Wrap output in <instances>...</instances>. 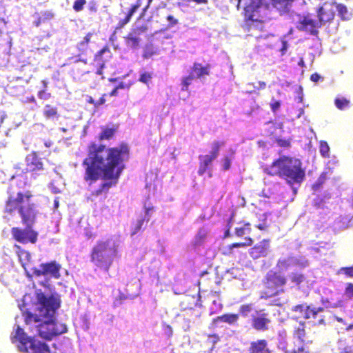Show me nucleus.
<instances>
[{"label": "nucleus", "instance_id": "nucleus-1", "mask_svg": "<svg viewBox=\"0 0 353 353\" xmlns=\"http://www.w3.org/2000/svg\"><path fill=\"white\" fill-rule=\"evenodd\" d=\"M130 152L129 145L124 142L110 148L95 142L89 144L87 156L81 163L83 180L89 188L101 180L99 188L91 191L92 196L98 197L107 194L117 185L125 169V163L130 159Z\"/></svg>", "mask_w": 353, "mask_h": 353}, {"label": "nucleus", "instance_id": "nucleus-2", "mask_svg": "<svg viewBox=\"0 0 353 353\" xmlns=\"http://www.w3.org/2000/svg\"><path fill=\"white\" fill-rule=\"evenodd\" d=\"M37 310L39 316L32 315L36 334L45 340H52L54 337L68 332L66 325L58 323L57 312L61 307V299L54 291L50 295L46 294L41 290L36 291Z\"/></svg>", "mask_w": 353, "mask_h": 353}, {"label": "nucleus", "instance_id": "nucleus-3", "mask_svg": "<svg viewBox=\"0 0 353 353\" xmlns=\"http://www.w3.org/2000/svg\"><path fill=\"white\" fill-rule=\"evenodd\" d=\"M299 159L282 157L274 160L272 165L264 168V172L271 176L279 175L289 184L294 194L305 177V170L301 167Z\"/></svg>", "mask_w": 353, "mask_h": 353}, {"label": "nucleus", "instance_id": "nucleus-4", "mask_svg": "<svg viewBox=\"0 0 353 353\" xmlns=\"http://www.w3.org/2000/svg\"><path fill=\"white\" fill-rule=\"evenodd\" d=\"M119 244L113 238L97 241L90 252V261L101 270L108 274L117 254Z\"/></svg>", "mask_w": 353, "mask_h": 353}, {"label": "nucleus", "instance_id": "nucleus-5", "mask_svg": "<svg viewBox=\"0 0 353 353\" xmlns=\"http://www.w3.org/2000/svg\"><path fill=\"white\" fill-rule=\"evenodd\" d=\"M32 195L29 191L19 192L15 199L9 197L6 201V212L11 214L16 208L26 226H32L35 223L37 211L34 204H30Z\"/></svg>", "mask_w": 353, "mask_h": 353}, {"label": "nucleus", "instance_id": "nucleus-6", "mask_svg": "<svg viewBox=\"0 0 353 353\" xmlns=\"http://www.w3.org/2000/svg\"><path fill=\"white\" fill-rule=\"evenodd\" d=\"M61 265L55 260L40 263L37 267L32 266L31 270L37 278H43L39 281V285L46 289L52 291L54 288L51 285L52 279H59Z\"/></svg>", "mask_w": 353, "mask_h": 353}, {"label": "nucleus", "instance_id": "nucleus-7", "mask_svg": "<svg viewBox=\"0 0 353 353\" xmlns=\"http://www.w3.org/2000/svg\"><path fill=\"white\" fill-rule=\"evenodd\" d=\"M10 339L13 343L19 342L27 350L28 353H45V351L48 350L46 342L36 339L34 336H28L19 325H14Z\"/></svg>", "mask_w": 353, "mask_h": 353}, {"label": "nucleus", "instance_id": "nucleus-8", "mask_svg": "<svg viewBox=\"0 0 353 353\" xmlns=\"http://www.w3.org/2000/svg\"><path fill=\"white\" fill-rule=\"evenodd\" d=\"M225 141L214 140L210 143V150L207 154H200L199 159V169L197 173L203 176L208 173L209 177L212 176L213 163L220 154L221 148L225 145Z\"/></svg>", "mask_w": 353, "mask_h": 353}, {"label": "nucleus", "instance_id": "nucleus-9", "mask_svg": "<svg viewBox=\"0 0 353 353\" xmlns=\"http://www.w3.org/2000/svg\"><path fill=\"white\" fill-rule=\"evenodd\" d=\"M265 279L266 290L261 293V299L272 298L283 292V286L286 283V279L284 276L270 271L267 273Z\"/></svg>", "mask_w": 353, "mask_h": 353}, {"label": "nucleus", "instance_id": "nucleus-10", "mask_svg": "<svg viewBox=\"0 0 353 353\" xmlns=\"http://www.w3.org/2000/svg\"><path fill=\"white\" fill-rule=\"evenodd\" d=\"M309 265L308 260L303 256H285L281 257L277 262V268L280 272L291 270L303 269Z\"/></svg>", "mask_w": 353, "mask_h": 353}, {"label": "nucleus", "instance_id": "nucleus-11", "mask_svg": "<svg viewBox=\"0 0 353 353\" xmlns=\"http://www.w3.org/2000/svg\"><path fill=\"white\" fill-rule=\"evenodd\" d=\"M243 0H238L236 5L237 9L239 10L240 5ZM244 1V14L245 19L248 21H254L258 19L259 12L263 7L266 8L267 4L265 0H243Z\"/></svg>", "mask_w": 353, "mask_h": 353}, {"label": "nucleus", "instance_id": "nucleus-12", "mask_svg": "<svg viewBox=\"0 0 353 353\" xmlns=\"http://www.w3.org/2000/svg\"><path fill=\"white\" fill-rule=\"evenodd\" d=\"M11 233L14 239L21 243H35L39 235V233L33 230L32 226H26L23 229L14 227Z\"/></svg>", "mask_w": 353, "mask_h": 353}, {"label": "nucleus", "instance_id": "nucleus-13", "mask_svg": "<svg viewBox=\"0 0 353 353\" xmlns=\"http://www.w3.org/2000/svg\"><path fill=\"white\" fill-rule=\"evenodd\" d=\"M271 323L269 314L265 310H255L251 314V326L258 332L269 330Z\"/></svg>", "mask_w": 353, "mask_h": 353}, {"label": "nucleus", "instance_id": "nucleus-14", "mask_svg": "<svg viewBox=\"0 0 353 353\" xmlns=\"http://www.w3.org/2000/svg\"><path fill=\"white\" fill-rule=\"evenodd\" d=\"M26 166L22 173L32 172V175H39L44 170L42 159L36 152L28 154L25 159Z\"/></svg>", "mask_w": 353, "mask_h": 353}, {"label": "nucleus", "instance_id": "nucleus-15", "mask_svg": "<svg viewBox=\"0 0 353 353\" xmlns=\"http://www.w3.org/2000/svg\"><path fill=\"white\" fill-rule=\"evenodd\" d=\"M208 234V230L207 228L204 227L199 228L189 245V250L197 254H201L204 250Z\"/></svg>", "mask_w": 353, "mask_h": 353}, {"label": "nucleus", "instance_id": "nucleus-16", "mask_svg": "<svg viewBox=\"0 0 353 353\" xmlns=\"http://www.w3.org/2000/svg\"><path fill=\"white\" fill-rule=\"evenodd\" d=\"M270 252V243L269 240L263 239L257 243L249 250L250 257L254 259H258L261 257H266Z\"/></svg>", "mask_w": 353, "mask_h": 353}, {"label": "nucleus", "instance_id": "nucleus-17", "mask_svg": "<svg viewBox=\"0 0 353 353\" xmlns=\"http://www.w3.org/2000/svg\"><path fill=\"white\" fill-rule=\"evenodd\" d=\"M335 2H325L318 10V17L320 26L325 24L334 19L335 14Z\"/></svg>", "mask_w": 353, "mask_h": 353}, {"label": "nucleus", "instance_id": "nucleus-18", "mask_svg": "<svg viewBox=\"0 0 353 353\" xmlns=\"http://www.w3.org/2000/svg\"><path fill=\"white\" fill-rule=\"evenodd\" d=\"M119 124L110 123L106 126H101V132L98 136L99 141H109L112 139L119 129Z\"/></svg>", "mask_w": 353, "mask_h": 353}, {"label": "nucleus", "instance_id": "nucleus-19", "mask_svg": "<svg viewBox=\"0 0 353 353\" xmlns=\"http://www.w3.org/2000/svg\"><path fill=\"white\" fill-rule=\"evenodd\" d=\"M319 23H320L312 19L304 17L300 22L298 28L301 30L310 32L312 35H316L319 32L317 30ZM319 26H321L319 25Z\"/></svg>", "mask_w": 353, "mask_h": 353}, {"label": "nucleus", "instance_id": "nucleus-20", "mask_svg": "<svg viewBox=\"0 0 353 353\" xmlns=\"http://www.w3.org/2000/svg\"><path fill=\"white\" fill-rule=\"evenodd\" d=\"M248 353H271L268 347V342L265 339H258L250 343Z\"/></svg>", "mask_w": 353, "mask_h": 353}, {"label": "nucleus", "instance_id": "nucleus-21", "mask_svg": "<svg viewBox=\"0 0 353 353\" xmlns=\"http://www.w3.org/2000/svg\"><path fill=\"white\" fill-rule=\"evenodd\" d=\"M210 69L209 65H203L201 63L195 62L191 68L190 73L193 74L194 79H201L210 74Z\"/></svg>", "mask_w": 353, "mask_h": 353}, {"label": "nucleus", "instance_id": "nucleus-22", "mask_svg": "<svg viewBox=\"0 0 353 353\" xmlns=\"http://www.w3.org/2000/svg\"><path fill=\"white\" fill-rule=\"evenodd\" d=\"M239 319V314L227 313L221 316H216L213 319V324L216 327H222V323H227L232 325L236 323Z\"/></svg>", "mask_w": 353, "mask_h": 353}, {"label": "nucleus", "instance_id": "nucleus-23", "mask_svg": "<svg viewBox=\"0 0 353 353\" xmlns=\"http://www.w3.org/2000/svg\"><path fill=\"white\" fill-rule=\"evenodd\" d=\"M235 157V150L232 148H230L228 151L220 159L219 163L221 170L222 171H228L231 167L233 160Z\"/></svg>", "mask_w": 353, "mask_h": 353}, {"label": "nucleus", "instance_id": "nucleus-24", "mask_svg": "<svg viewBox=\"0 0 353 353\" xmlns=\"http://www.w3.org/2000/svg\"><path fill=\"white\" fill-rule=\"evenodd\" d=\"M294 1V0H272V4L281 14H283L290 12Z\"/></svg>", "mask_w": 353, "mask_h": 353}, {"label": "nucleus", "instance_id": "nucleus-25", "mask_svg": "<svg viewBox=\"0 0 353 353\" xmlns=\"http://www.w3.org/2000/svg\"><path fill=\"white\" fill-rule=\"evenodd\" d=\"M53 349H51L48 345V350L45 353H72V347L70 343L65 345L62 343H54Z\"/></svg>", "mask_w": 353, "mask_h": 353}, {"label": "nucleus", "instance_id": "nucleus-26", "mask_svg": "<svg viewBox=\"0 0 353 353\" xmlns=\"http://www.w3.org/2000/svg\"><path fill=\"white\" fill-rule=\"evenodd\" d=\"M15 252L18 255L19 261L21 263L23 268H25V265H28V263L30 262L31 259V254L29 252L22 249L19 245H15Z\"/></svg>", "mask_w": 353, "mask_h": 353}, {"label": "nucleus", "instance_id": "nucleus-27", "mask_svg": "<svg viewBox=\"0 0 353 353\" xmlns=\"http://www.w3.org/2000/svg\"><path fill=\"white\" fill-rule=\"evenodd\" d=\"M141 41V37L132 32H130L125 37L127 46L132 50H137L139 48Z\"/></svg>", "mask_w": 353, "mask_h": 353}, {"label": "nucleus", "instance_id": "nucleus-28", "mask_svg": "<svg viewBox=\"0 0 353 353\" xmlns=\"http://www.w3.org/2000/svg\"><path fill=\"white\" fill-rule=\"evenodd\" d=\"M157 54V48L152 42L146 43L143 47L142 57L148 59Z\"/></svg>", "mask_w": 353, "mask_h": 353}, {"label": "nucleus", "instance_id": "nucleus-29", "mask_svg": "<svg viewBox=\"0 0 353 353\" xmlns=\"http://www.w3.org/2000/svg\"><path fill=\"white\" fill-rule=\"evenodd\" d=\"M328 172H329L327 171L323 172L317 180L314 183L312 186V189L314 192H319L323 188V185L327 179Z\"/></svg>", "mask_w": 353, "mask_h": 353}, {"label": "nucleus", "instance_id": "nucleus-30", "mask_svg": "<svg viewBox=\"0 0 353 353\" xmlns=\"http://www.w3.org/2000/svg\"><path fill=\"white\" fill-rule=\"evenodd\" d=\"M305 323L300 322L299 326L295 328L294 338L296 339L301 343L305 341Z\"/></svg>", "mask_w": 353, "mask_h": 353}, {"label": "nucleus", "instance_id": "nucleus-31", "mask_svg": "<svg viewBox=\"0 0 353 353\" xmlns=\"http://www.w3.org/2000/svg\"><path fill=\"white\" fill-rule=\"evenodd\" d=\"M335 11L338 12L339 16L343 20H349L350 19L351 14L348 12L347 8L345 5L335 3Z\"/></svg>", "mask_w": 353, "mask_h": 353}, {"label": "nucleus", "instance_id": "nucleus-32", "mask_svg": "<svg viewBox=\"0 0 353 353\" xmlns=\"http://www.w3.org/2000/svg\"><path fill=\"white\" fill-rule=\"evenodd\" d=\"M289 277L291 282L299 287L306 280V277L303 274L298 272H292Z\"/></svg>", "mask_w": 353, "mask_h": 353}, {"label": "nucleus", "instance_id": "nucleus-33", "mask_svg": "<svg viewBox=\"0 0 353 353\" xmlns=\"http://www.w3.org/2000/svg\"><path fill=\"white\" fill-rule=\"evenodd\" d=\"M145 218H139L137 221L136 223H134L132 225V232H131V236H134L135 234H137L138 232H139L143 228V225L145 223Z\"/></svg>", "mask_w": 353, "mask_h": 353}, {"label": "nucleus", "instance_id": "nucleus-34", "mask_svg": "<svg viewBox=\"0 0 353 353\" xmlns=\"http://www.w3.org/2000/svg\"><path fill=\"white\" fill-rule=\"evenodd\" d=\"M194 79L193 74H191L190 73L188 76L183 77L181 78V91L188 92L189 86L191 85Z\"/></svg>", "mask_w": 353, "mask_h": 353}, {"label": "nucleus", "instance_id": "nucleus-35", "mask_svg": "<svg viewBox=\"0 0 353 353\" xmlns=\"http://www.w3.org/2000/svg\"><path fill=\"white\" fill-rule=\"evenodd\" d=\"M43 114L47 119H53L58 114L57 110L50 105H46L43 109Z\"/></svg>", "mask_w": 353, "mask_h": 353}, {"label": "nucleus", "instance_id": "nucleus-36", "mask_svg": "<svg viewBox=\"0 0 353 353\" xmlns=\"http://www.w3.org/2000/svg\"><path fill=\"white\" fill-rule=\"evenodd\" d=\"M254 308H253V305L252 304H243L242 305L240 306L239 307V314L243 316V317H248L249 316V314L252 312H254Z\"/></svg>", "mask_w": 353, "mask_h": 353}, {"label": "nucleus", "instance_id": "nucleus-37", "mask_svg": "<svg viewBox=\"0 0 353 353\" xmlns=\"http://www.w3.org/2000/svg\"><path fill=\"white\" fill-rule=\"evenodd\" d=\"M350 101L344 97H336L334 99V105L339 110H344L348 106Z\"/></svg>", "mask_w": 353, "mask_h": 353}, {"label": "nucleus", "instance_id": "nucleus-38", "mask_svg": "<svg viewBox=\"0 0 353 353\" xmlns=\"http://www.w3.org/2000/svg\"><path fill=\"white\" fill-rule=\"evenodd\" d=\"M80 322L81 329L84 331H88L90 328V319L88 315L86 314L81 315L80 317Z\"/></svg>", "mask_w": 353, "mask_h": 353}, {"label": "nucleus", "instance_id": "nucleus-39", "mask_svg": "<svg viewBox=\"0 0 353 353\" xmlns=\"http://www.w3.org/2000/svg\"><path fill=\"white\" fill-rule=\"evenodd\" d=\"M223 309V305L222 303L217 300H214L212 301V305L210 307V314H214V313H219L221 312Z\"/></svg>", "mask_w": 353, "mask_h": 353}, {"label": "nucleus", "instance_id": "nucleus-40", "mask_svg": "<svg viewBox=\"0 0 353 353\" xmlns=\"http://www.w3.org/2000/svg\"><path fill=\"white\" fill-rule=\"evenodd\" d=\"M319 151L322 157H327L329 156L330 147L327 142L321 141Z\"/></svg>", "mask_w": 353, "mask_h": 353}, {"label": "nucleus", "instance_id": "nucleus-41", "mask_svg": "<svg viewBox=\"0 0 353 353\" xmlns=\"http://www.w3.org/2000/svg\"><path fill=\"white\" fill-rule=\"evenodd\" d=\"M303 317L305 319H309L311 317L316 319V310H314V307L312 305H308L305 312L303 314Z\"/></svg>", "mask_w": 353, "mask_h": 353}, {"label": "nucleus", "instance_id": "nucleus-42", "mask_svg": "<svg viewBox=\"0 0 353 353\" xmlns=\"http://www.w3.org/2000/svg\"><path fill=\"white\" fill-rule=\"evenodd\" d=\"M39 15L43 19V23H45L47 21L51 20L54 17V13L52 10L41 11L39 13Z\"/></svg>", "mask_w": 353, "mask_h": 353}, {"label": "nucleus", "instance_id": "nucleus-43", "mask_svg": "<svg viewBox=\"0 0 353 353\" xmlns=\"http://www.w3.org/2000/svg\"><path fill=\"white\" fill-rule=\"evenodd\" d=\"M86 4V0H75L72 8L74 11L80 12L83 10L84 6Z\"/></svg>", "mask_w": 353, "mask_h": 353}, {"label": "nucleus", "instance_id": "nucleus-44", "mask_svg": "<svg viewBox=\"0 0 353 353\" xmlns=\"http://www.w3.org/2000/svg\"><path fill=\"white\" fill-rule=\"evenodd\" d=\"M152 79V75L148 72H141L139 75V81L143 83L148 84V83Z\"/></svg>", "mask_w": 353, "mask_h": 353}, {"label": "nucleus", "instance_id": "nucleus-45", "mask_svg": "<svg viewBox=\"0 0 353 353\" xmlns=\"http://www.w3.org/2000/svg\"><path fill=\"white\" fill-rule=\"evenodd\" d=\"M107 52L110 53V50L109 47L105 46L96 53L94 55V61H98L102 56Z\"/></svg>", "mask_w": 353, "mask_h": 353}, {"label": "nucleus", "instance_id": "nucleus-46", "mask_svg": "<svg viewBox=\"0 0 353 353\" xmlns=\"http://www.w3.org/2000/svg\"><path fill=\"white\" fill-rule=\"evenodd\" d=\"M250 223L245 224L243 227L236 228H235V234L237 236H243L246 234V230H250L249 228Z\"/></svg>", "mask_w": 353, "mask_h": 353}, {"label": "nucleus", "instance_id": "nucleus-47", "mask_svg": "<svg viewBox=\"0 0 353 353\" xmlns=\"http://www.w3.org/2000/svg\"><path fill=\"white\" fill-rule=\"evenodd\" d=\"M148 26L146 24H144V25H141V26H137L134 30L132 33L136 34L137 35H138L140 37V36L141 34L145 33L148 31Z\"/></svg>", "mask_w": 353, "mask_h": 353}, {"label": "nucleus", "instance_id": "nucleus-48", "mask_svg": "<svg viewBox=\"0 0 353 353\" xmlns=\"http://www.w3.org/2000/svg\"><path fill=\"white\" fill-rule=\"evenodd\" d=\"M166 20L168 23L167 28L170 29L179 23V21L173 15L169 14L166 17Z\"/></svg>", "mask_w": 353, "mask_h": 353}, {"label": "nucleus", "instance_id": "nucleus-49", "mask_svg": "<svg viewBox=\"0 0 353 353\" xmlns=\"http://www.w3.org/2000/svg\"><path fill=\"white\" fill-rule=\"evenodd\" d=\"M248 241H249L248 243H234L229 246V250H230V252H232V250L234 248L247 247L248 245H251V243L252 242V240L250 238L248 239Z\"/></svg>", "mask_w": 353, "mask_h": 353}, {"label": "nucleus", "instance_id": "nucleus-50", "mask_svg": "<svg viewBox=\"0 0 353 353\" xmlns=\"http://www.w3.org/2000/svg\"><path fill=\"white\" fill-rule=\"evenodd\" d=\"M83 54L79 53L76 56H74V57H69L68 59V61H72L73 63H77L78 62H83V63L85 64H87L88 62H87V59L85 58H82L81 56Z\"/></svg>", "mask_w": 353, "mask_h": 353}, {"label": "nucleus", "instance_id": "nucleus-51", "mask_svg": "<svg viewBox=\"0 0 353 353\" xmlns=\"http://www.w3.org/2000/svg\"><path fill=\"white\" fill-rule=\"evenodd\" d=\"M339 273L344 274L347 276H353V265L350 267H343L339 270Z\"/></svg>", "mask_w": 353, "mask_h": 353}, {"label": "nucleus", "instance_id": "nucleus-52", "mask_svg": "<svg viewBox=\"0 0 353 353\" xmlns=\"http://www.w3.org/2000/svg\"><path fill=\"white\" fill-rule=\"evenodd\" d=\"M88 46L82 41L79 42L77 45V48L79 52L81 54H86L87 50H88Z\"/></svg>", "mask_w": 353, "mask_h": 353}, {"label": "nucleus", "instance_id": "nucleus-53", "mask_svg": "<svg viewBox=\"0 0 353 353\" xmlns=\"http://www.w3.org/2000/svg\"><path fill=\"white\" fill-rule=\"evenodd\" d=\"M345 293L349 299L353 298V283H349L347 284Z\"/></svg>", "mask_w": 353, "mask_h": 353}, {"label": "nucleus", "instance_id": "nucleus-54", "mask_svg": "<svg viewBox=\"0 0 353 353\" xmlns=\"http://www.w3.org/2000/svg\"><path fill=\"white\" fill-rule=\"evenodd\" d=\"M307 306L308 305H307L306 304L297 305L294 306L292 307V310L294 312H299L303 314L304 312H305Z\"/></svg>", "mask_w": 353, "mask_h": 353}, {"label": "nucleus", "instance_id": "nucleus-55", "mask_svg": "<svg viewBox=\"0 0 353 353\" xmlns=\"http://www.w3.org/2000/svg\"><path fill=\"white\" fill-rule=\"evenodd\" d=\"M274 296H274L272 298L266 299L267 300H269V301L268 302V305H272L281 306L282 305V302L281 301V299L274 298Z\"/></svg>", "mask_w": 353, "mask_h": 353}, {"label": "nucleus", "instance_id": "nucleus-56", "mask_svg": "<svg viewBox=\"0 0 353 353\" xmlns=\"http://www.w3.org/2000/svg\"><path fill=\"white\" fill-rule=\"evenodd\" d=\"M288 48H289L288 42L286 40H282L281 41V48L279 50L281 55L285 54Z\"/></svg>", "mask_w": 353, "mask_h": 353}, {"label": "nucleus", "instance_id": "nucleus-57", "mask_svg": "<svg viewBox=\"0 0 353 353\" xmlns=\"http://www.w3.org/2000/svg\"><path fill=\"white\" fill-rule=\"evenodd\" d=\"M281 105V103L280 101H274L270 103L271 110L275 113L280 109Z\"/></svg>", "mask_w": 353, "mask_h": 353}, {"label": "nucleus", "instance_id": "nucleus-58", "mask_svg": "<svg viewBox=\"0 0 353 353\" xmlns=\"http://www.w3.org/2000/svg\"><path fill=\"white\" fill-rule=\"evenodd\" d=\"M38 97L41 99L48 100L50 97V94L46 92V90L39 91Z\"/></svg>", "mask_w": 353, "mask_h": 353}, {"label": "nucleus", "instance_id": "nucleus-59", "mask_svg": "<svg viewBox=\"0 0 353 353\" xmlns=\"http://www.w3.org/2000/svg\"><path fill=\"white\" fill-rule=\"evenodd\" d=\"M34 17H37V20H35L33 23L36 27H39L41 24L43 23V19L39 15V13L35 12L33 15Z\"/></svg>", "mask_w": 353, "mask_h": 353}, {"label": "nucleus", "instance_id": "nucleus-60", "mask_svg": "<svg viewBox=\"0 0 353 353\" xmlns=\"http://www.w3.org/2000/svg\"><path fill=\"white\" fill-rule=\"evenodd\" d=\"M152 210H153V208H146V207H145L144 215L143 216H141V218H145V221L148 222L150 221V212H151V211H152Z\"/></svg>", "mask_w": 353, "mask_h": 353}, {"label": "nucleus", "instance_id": "nucleus-61", "mask_svg": "<svg viewBox=\"0 0 353 353\" xmlns=\"http://www.w3.org/2000/svg\"><path fill=\"white\" fill-rule=\"evenodd\" d=\"M310 80L312 82L317 83L320 80H323V77H321L319 73L315 72L310 76Z\"/></svg>", "mask_w": 353, "mask_h": 353}, {"label": "nucleus", "instance_id": "nucleus-62", "mask_svg": "<svg viewBox=\"0 0 353 353\" xmlns=\"http://www.w3.org/2000/svg\"><path fill=\"white\" fill-rule=\"evenodd\" d=\"M321 302L325 308H334L336 305H332V303L327 299H322Z\"/></svg>", "mask_w": 353, "mask_h": 353}, {"label": "nucleus", "instance_id": "nucleus-63", "mask_svg": "<svg viewBox=\"0 0 353 353\" xmlns=\"http://www.w3.org/2000/svg\"><path fill=\"white\" fill-rule=\"evenodd\" d=\"M163 332H164V334L168 336V338H170V336H172V328L170 325H167L165 327H164V330H163Z\"/></svg>", "mask_w": 353, "mask_h": 353}, {"label": "nucleus", "instance_id": "nucleus-64", "mask_svg": "<svg viewBox=\"0 0 353 353\" xmlns=\"http://www.w3.org/2000/svg\"><path fill=\"white\" fill-rule=\"evenodd\" d=\"M286 353H308V352L305 350V347L303 345H301V347H299L296 350H294L291 352Z\"/></svg>", "mask_w": 353, "mask_h": 353}]
</instances>
